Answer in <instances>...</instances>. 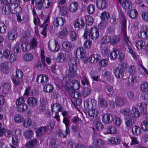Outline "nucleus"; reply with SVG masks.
I'll return each instance as SVG.
<instances>
[{
    "label": "nucleus",
    "mask_w": 148,
    "mask_h": 148,
    "mask_svg": "<svg viewBox=\"0 0 148 148\" xmlns=\"http://www.w3.org/2000/svg\"><path fill=\"white\" fill-rule=\"evenodd\" d=\"M45 65V60L42 61V60H41L40 61L38 62L37 66V67L39 70H42L44 69Z\"/></svg>",
    "instance_id": "57"
},
{
    "label": "nucleus",
    "mask_w": 148,
    "mask_h": 148,
    "mask_svg": "<svg viewBox=\"0 0 148 148\" xmlns=\"http://www.w3.org/2000/svg\"><path fill=\"white\" fill-rule=\"evenodd\" d=\"M51 108L52 111L56 113H58L59 111L62 112L63 110L61 105L58 103H54L51 105Z\"/></svg>",
    "instance_id": "16"
},
{
    "label": "nucleus",
    "mask_w": 148,
    "mask_h": 148,
    "mask_svg": "<svg viewBox=\"0 0 148 148\" xmlns=\"http://www.w3.org/2000/svg\"><path fill=\"white\" fill-rule=\"evenodd\" d=\"M80 87L79 82L77 80H72L69 84V87L72 89L76 90L78 89Z\"/></svg>",
    "instance_id": "14"
},
{
    "label": "nucleus",
    "mask_w": 148,
    "mask_h": 148,
    "mask_svg": "<svg viewBox=\"0 0 148 148\" xmlns=\"http://www.w3.org/2000/svg\"><path fill=\"white\" fill-rule=\"evenodd\" d=\"M135 43L136 47L139 49H142L145 45V42L143 40H137L136 41Z\"/></svg>",
    "instance_id": "32"
},
{
    "label": "nucleus",
    "mask_w": 148,
    "mask_h": 148,
    "mask_svg": "<svg viewBox=\"0 0 148 148\" xmlns=\"http://www.w3.org/2000/svg\"><path fill=\"white\" fill-rule=\"evenodd\" d=\"M141 16L143 19L145 21L148 22V12H142Z\"/></svg>",
    "instance_id": "64"
},
{
    "label": "nucleus",
    "mask_w": 148,
    "mask_h": 148,
    "mask_svg": "<svg viewBox=\"0 0 148 148\" xmlns=\"http://www.w3.org/2000/svg\"><path fill=\"white\" fill-rule=\"evenodd\" d=\"M106 134H114L116 132V129L115 127L112 126H109L105 129Z\"/></svg>",
    "instance_id": "35"
},
{
    "label": "nucleus",
    "mask_w": 148,
    "mask_h": 148,
    "mask_svg": "<svg viewBox=\"0 0 148 148\" xmlns=\"http://www.w3.org/2000/svg\"><path fill=\"white\" fill-rule=\"evenodd\" d=\"M8 65L7 63H3L1 65V70L3 73H6L8 71Z\"/></svg>",
    "instance_id": "58"
},
{
    "label": "nucleus",
    "mask_w": 148,
    "mask_h": 148,
    "mask_svg": "<svg viewBox=\"0 0 148 148\" xmlns=\"http://www.w3.org/2000/svg\"><path fill=\"white\" fill-rule=\"evenodd\" d=\"M33 55L30 53H25L23 56V60L26 62L32 61L33 59Z\"/></svg>",
    "instance_id": "31"
},
{
    "label": "nucleus",
    "mask_w": 148,
    "mask_h": 148,
    "mask_svg": "<svg viewBox=\"0 0 148 148\" xmlns=\"http://www.w3.org/2000/svg\"><path fill=\"white\" fill-rule=\"evenodd\" d=\"M121 39V36L119 35L114 36L112 38H111L110 43L112 45H115L118 43Z\"/></svg>",
    "instance_id": "26"
},
{
    "label": "nucleus",
    "mask_w": 148,
    "mask_h": 148,
    "mask_svg": "<svg viewBox=\"0 0 148 148\" xmlns=\"http://www.w3.org/2000/svg\"><path fill=\"white\" fill-rule=\"evenodd\" d=\"M53 89L52 85L49 83L46 84L44 86L43 91L47 92H52Z\"/></svg>",
    "instance_id": "30"
},
{
    "label": "nucleus",
    "mask_w": 148,
    "mask_h": 148,
    "mask_svg": "<svg viewBox=\"0 0 148 148\" xmlns=\"http://www.w3.org/2000/svg\"><path fill=\"white\" fill-rule=\"evenodd\" d=\"M77 67L75 66H72L69 65V68L68 69L69 72L67 75L69 77H73L75 76V74L77 71Z\"/></svg>",
    "instance_id": "6"
},
{
    "label": "nucleus",
    "mask_w": 148,
    "mask_h": 148,
    "mask_svg": "<svg viewBox=\"0 0 148 148\" xmlns=\"http://www.w3.org/2000/svg\"><path fill=\"white\" fill-rule=\"evenodd\" d=\"M69 30L67 26L63 27L58 34V36L61 38H64L68 34Z\"/></svg>",
    "instance_id": "5"
},
{
    "label": "nucleus",
    "mask_w": 148,
    "mask_h": 148,
    "mask_svg": "<svg viewBox=\"0 0 148 148\" xmlns=\"http://www.w3.org/2000/svg\"><path fill=\"white\" fill-rule=\"evenodd\" d=\"M55 44H53L50 46L49 43L48 46L50 50L53 52H56L58 51L60 49L57 40H54Z\"/></svg>",
    "instance_id": "13"
},
{
    "label": "nucleus",
    "mask_w": 148,
    "mask_h": 148,
    "mask_svg": "<svg viewBox=\"0 0 148 148\" xmlns=\"http://www.w3.org/2000/svg\"><path fill=\"white\" fill-rule=\"evenodd\" d=\"M86 23L89 26L93 24V19L90 16H86L85 17Z\"/></svg>",
    "instance_id": "49"
},
{
    "label": "nucleus",
    "mask_w": 148,
    "mask_h": 148,
    "mask_svg": "<svg viewBox=\"0 0 148 148\" xmlns=\"http://www.w3.org/2000/svg\"><path fill=\"white\" fill-rule=\"evenodd\" d=\"M100 58V56L97 53H93L91 55L89 58L90 62L91 63H97Z\"/></svg>",
    "instance_id": "11"
},
{
    "label": "nucleus",
    "mask_w": 148,
    "mask_h": 148,
    "mask_svg": "<svg viewBox=\"0 0 148 148\" xmlns=\"http://www.w3.org/2000/svg\"><path fill=\"white\" fill-rule=\"evenodd\" d=\"M65 19L61 17H59L55 19L53 25L55 26L58 27L62 26L64 23Z\"/></svg>",
    "instance_id": "8"
},
{
    "label": "nucleus",
    "mask_w": 148,
    "mask_h": 148,
    "mask_svg": "<svg viewBox=\"0 0 148 148\" xmlns=\"http://www.w3.org/2000/svg\"><path fill=\"white\" fill-rule=\"evenodd\" d=\"M89 116L93 117L94 120H96L98 118L97 115L99 114L98 111L95 109L90 110H89L88 112Z\"/></svg>",
    "instance_id": "22"
},
{
    "label": "nucleus",
    "mask_w": 148,
    "mask_h": 148,
    "mask_svg": "<svg viewBox=\"0 0 148 148\" xmlns=\"http://www.w3.org/2000/svg\"><path fill=\"white\" fill-rule=\"evenodd\" d=\"M119 54V51L116 49H114L113 51L110 53V56L111 60H114L115 59L118 54Z\"/></svg>",
    "instance_id": "40"
},
{
    "label": "nucleus",
    "mask_w": 148,
    "mask_h": 148,
    "mask_svg": "<svg viewBox=\"0 0 148 148\" xmlns=\"http://www.w3.org/2000/svg\"><path fill=\"white\" fill-rule=\"evenodd\" d=\"M104 76L109 81L113 82V77L111 72L107 71L105 72L104 74Z\"/></svg>",
    "instance_id": "44"
},
{
    "label": "nucleus",
    "mask_w": 148,
    "mask_h": 148,
    "mask_svg": "<svg viewBox=\"0 0 148 148\" xmlns=\"http://www.w3.org/2000/svg\"><path fill=\"white\" fill-rule=\"evenodd\" d=\"M140 89L141 90L144 92L148 91V84L146 82L143 83L140 85Z\"/></svg>",
    "instance_id": "56"
},
{
    "label": "nucleus",
    "mask_w": 148,
    "mask_h": 148,
    "mask_svg": "<svg viewBox=\"0 0 148 148\" xmlns=\"http://www.w3.org/2000/svg\"><path fill=\"white\" fill-rule=\"evenodd\" d=\"M98 105L101 108H105L108 106V103L107 101L105 99L99 98L98 101Z\"/></svg>",
    "instance_id": "29"
},
{
    "label": "nucleus",
    "mask_w": 148,
    "mask_h": 148,
    "mask_svg": "<svg viewBox=\"0 0 148 148\" xmlns=\"http://www.w3.org/2000/svg\"><path fill=\"white\" fill-rule=\"evenodd\" d=\"M100 17L102 21H105L109 18V14L106 12H103L101 14Z\"/></svg>",
    "instance_id": "50"
},
{
    "label": "nucleus",
    "mask_w": 148,
    "mask_h": 148,
    "mask_svg": "<svg viewBox=\"0 0 148 148\" xmlns=\"http://www.w3.org/2000/svg\"><path fill=\"white\" fill-rule=\"evenodd\" d=\"M38 141L36 138H33L29 140L26 144L27 148H33L37 144Z\"/></svg>",
    "instance_id": "21"
},
{
    "label": "nucleus",
    "mask_w": 148,
    "mask_h": 148,
    "mask_svg": "<svg viewBox=\"0 0 148 148\" xmlns=\"http://www.w3.org/2000/svg\"><path fill=\"white\" fill-rule=\"evenodd\" d=\"M111 38L109 36H104L102 38L101 44H106L109 42H110Z\"/></svg>",
    "instance_id": "48"
},
{
    "label": "nucleus",
    "mask_w": 148,
    "mask_h": 148,
    "mask_svg": "<svg viewBox=\"0 0 148 148\" xmlns=\"http://www.w3.org/2000/svg\"><path fill=\"white\" fill-rule=\"evenodd\" d=\"M47 130V128L45 126L42 127L38 128L36 131V134L37 137H40L45 134Z\"/></svg>",
    "instance_id": "20"
},
{
    "label": "nucleus",
    "mask_w": 148,
    "mask_h": 148,
    "mask_svg": "<svg viewBox=\"0 0 148 148\" xmlns=\"http://www.w3.org/2000/svg\"><path fill=\"white\" fill-rule=\"evenodd\" d=\"M14 119L16 122L19 123L23 122L24 120L23 115L20 114H16L15 116Z\"/></svg>",
    "instance_id": "41"
},
{
    "label": "nucleus",
    "mask_w": 148,
    "mask_h": 148,
    "mask_svg": "<svg viewBox=\"0 0 148 148\" xmlns=\"http://www.w3.org/2000/svg\"><path fill=\"white\" fill-rule=\"evenodd\" d=\"M108 64V60L105 59H101L99 62V65L101 67H105L107 66Z\"/></svg>",
    "instance_id": "59"
},
{
    "label": "nucleus",
    "mask_w": 148,
    "mask_h": 148,
    "mask_svg": "<svg viewBox=\"0 0 148 148\" xmlns=\"http://www.w3.org/2000/svg\"><path fill=\"white\" fill-rule=\"evenodd\" d=\"M17 111L23 112L25 111L27 109V105L25 104L20 105L16 106Z\"/></svg>",
    "instance_id": "37"
},
{
    "label": "nucleus",
    "mask_w": 148,
    "mask_h": 148,
    "mask_svg": "<svg viewBox=\"0 0 148 148\" xmlns=\"http://www.w3.org/2000/svg\"><path fill=\"white\" fill-rule=\"evenodd\" d=\"M120 112L121 114L123 115L129 116V115H132V111L129 108H126L122 109Z\"/></svg>",
    "instance_id": "27"
},
{
    "label": "nucleus",
    "mask_w": 148,
    "mask_h": 148,
    "mask_svg": "<svg viewBox=\"0 0 148 148\" xmlns=\"http://www.w3.org/2000/svg\"><path fill=\"white\" fill-rule=\"evenodd\" d=\"M96 3L97 7L99 9H103L106 7V1L105 0H97Z\"/></svg>",
    "instance_id": "23"
},
{
    "label": "nucleus",
    "mask_w": 148,
    "mask_h": 148,
    "mask_svg": "<svg viewBox=\"0 0 148 148\" xmlns=\"http://www.w3.org/2000/svg\"><path fill=\"white\" fill-rule=\"evenodd\" d=\"M132 115L127 116L125 118V124L128 127H130L133 125L136 122L135 118H138L140 115L139 111L135 107L132 108Z\"/></svg>",
    "instance_id": "1"
},
{
    "label": "nucleus",
    "mask_w": 148,
    "mask_h": 148,
    "mask_svg": "<svg viewBox=\"0 0 148 148\" xmlns=\"http://www.w3.org/2000/svg\"><path fill=\"white\" fill-rule=\"evenodd\" d=\"M114 74L115 76L119 79H122L124 75L123 71L120 69L118 67H116L114 69Z\"/></svg>",
    "instance_id": "19"
},
{
    "label": "nucleus",
    "mask_w": 148,
    "mask_h": 148,
    "mask_svg": "<svg viewBox=\"0 0 148 148\" xmlns=\"http://www.w3.org/2000/svg\"><path fill=\"white\" fill-rule=\"evenodd\" d=\"M125 103V99L121 97H117L115 99V103L116 105L119 106H123Z\"/></svg>",
    "instance_id": "25"
},
{
    "label": "nucleus",
    "mask_w": 148,
    "mask_h": 148,
    "mask_svg": "<svg viewBox=\"0 0 148 148\" xmlns=\"http://www.w3.org/2000/svg\"><path fill=\"white\" fill-rule=\"evenodd\" d=\"M132 130V133L136 135L140 134L141 131L140 128L139 126L136 125L133 126Z\"/></svg>",
    "instance_id": "38"
},
{
    "label": "nucleus",
    "mask_w": 148,
    "mask_h": 148,
    "mask_svg": "<svg viewBox=\"0 0 148 148\" xmlns=\"http://www.w3.org/2000/svg\"><path fill=\"white\" fill-rule=\"evenodd\" d=\"M16 29V27H14L13 29L10 31L8 34V36L9 39L10 40H14L17 37V32L15 31Z\"/></svg>",
    "instance_id": "12"
},
{
    "label": "nucleus",
    "mask_w": 148,
    "mask_h": 148,
    "mask_svg": "<svg viewBox=\"0 0 148 148\" xmlns=\"http://www.w3.org/2000/svg\"><path fill=\"white\" fill-rule=\"evenodd\" d=\"M33 134L34 133L32 131L29 129H27L24 132V135L27 139L32 138Z\"/></svg>",
    "instance_id": "33"
},
{
    "label": "nucleus",
    "mask_w": 148,
    "mask_h": 148,
    "mask_svg": "<svg viewBox=\"0 0 148 148\" xmlns=\"http://www.w3.org/2000/svg\"><path fill=\"white\" fill-rule=\"evenodd\" d=\"M84 29V36L86 38H90L93 39H95L99 36L98 29L96 27H92L90 30H89L88 28L86 26Z\"/></svg>",
    "instance_id": "2"
},
{
    "label": "nucleus",
    "mask_w": 148,
    "mask_h": 148,
    "mask_svg": "<svg viewBox=\"0 0 148 148\" xmlns=\"http://www.w3.org/2000/svg\"><path fill=\"white\" fill-rule=\"evenodd\" d=\"M27 102L28 105L30 106H36L38 103V100L36 98L34 97H30L28 98L27 100Z\"/></svg>",
    "instance_id": "17"
},
{
    "label": "nucleus",
    "mask_w": 148,
    "mask_h": 148,
    "mask_svg": "<svg viewBox=\"0 0 148 148\" xmlns=\"http://www.w3.org/2000/svg\"><path fill=\"white\" fill-rule=\"evenodd\" d=\"M91 91L92 89L90 87H85L82 90V95L84 97H87L90 94Z\"/></svg>",
    "instance_id": "28"
},
{
    "label": "nucleus",
    "mask_w": 148,
    "mask_h": 148,
    "mask_svg": "<svg viewBox=\"0 0 148 148\" xmlns=\"http://www.w3.org/2000/svg\"><path fill=\"white\" fill-rule=\"evenodd\" d=\"M123 36L125 44L128 47H130L131 45V44L129 40V37L127 35L126 32H125L123 33Z\"/></svg>",
    "instance_id": "53"
},
{
    "label": "nucleus",
    "mask_w": 148,
    "mask_h": 148,
    "mask_svg": "<svg viewBox=\"0 0 148 148\" xmlns=\"http://www.w3.org/2000/svg\"><path fill=\"white\" fill-rule=\"evenodd\" d=\"M60 12L62 16H66L69 13L67 7L66 6H64L62 7L60 10Z\"/></svg>",
    "instance_id": "43"
},
{
    "label": "nucleus",
    "mask_w": 148,
    "mask_h": 148,
    "mask_svg": "<svg viewBox=\"0 0 148 148\" xmlns=\"http://www.w3.org/2000/svg\"><path fill=\"white\" fill-rule=\"evenodd\" d=\"M31 47V45L28 43L24 42L22 45V49L23 51L24 52H25L29 51Z\"/></svg>",
    "instance_id": "39"
},
{
    "label": "nucleus",
    "mask_w": 148,
    "mask_h": 148,
    "mask_svg": "<svg viewBox=\"0 0 148 148\" xmlns=\"http://www.w3.org/2000/svg\"><path fill=\"white\" fill-rule=\"evenodd\" d=\"M135 82V77L132 75L130 76L128 78V81L127 83V85L129 87H131Z\"/></svg>",
    "instance_id": "46"
},
{
    "label": "nucleus",
    "mask_w": 148,
    "mask_h": 148,
    "mask_svg": "<svg viewBox=\"0 0 148 148\" xmlns=\"http://www.w3.org/2000/svg\"><path fill=\"white\" fill-rule=\"evenodd\" d=\"M148 28L146 26H143L141 29V31L138 33V35L139 38L143 39H146L148 37L147 32Z\"/></svg>",
    "instance_id": "4"
},
{
    "label": "nucleus",
    "mask_w": 148,
    "mask_h": 148,
    "mask_svg": "<svg viewBox=\"0 0 148 148\" xmlns=\"http://www.w3.org/2000/svg\"><path fill=\"white\" fill-rule=\"evenodd\" d=\"M104 144V141L101 138H98L94 140L93 143V146L95 148L102 147Z\"/></svg>",
    "instance_id": "15"
},
{
    "label": "nucleus",
    "mask_w": 148,
    "mask_h": 148,
    "mask_svg": "<svg viewBox=\"0 0 148 148\" xmlns=\"http://www.w3.org/2000/svg\"><path fill=\"white\" fill-rule=\"evenodd\" d=\"M102 120L103 122L105 123H110L113 121V116L111 114H105L102 116Z\"/></svg>",
    "instance_id": "10"
},
{
    "label": "nucleus",
    "mask_w": 148,
    "mask_h": 148,
    "mask_svg": "<svg viewBox=\"0 0 148 148\" xmlns=\"http://www.w3.org/2000/svg\"><path fill=\"white\" fill-rule=\"evenodd\" d=\"M32 121L29 118L25 119L23 123V126L25 127H28L32 124Z\"/></svg>",
    "instance_id": "54"
},
{
    "label": "nucleus",
    "mask_w": 148,
    "mask_h": 148,
    "mask_svg": "<svg viewBox=\"0 0 148 148\" xmlns=\"http://www.w3.org/2000/svg\"><path fill=\"white\" fill-rule=\"evenodd\" d=\"M56 140L55 139H51L50 140L49 145L50 148H56L57 147V145L56 144Z\"/></svg>",
    "instance_id": "63"
},
{
    "label": "nucleus",
    "mask_w": 148,
    "mask_h": 148,
    "mask_svg": "<svg viewBox=\"0 0 148 148\" xmlns=\"http://www.w3.org/2000/svg\"><path fill=\"white\" fill-rule=\"evenodd\" d=\"M121 25L122 26V30L123 32H126L127 29L126 27V19L123 18V20L121 22Z\"/></svg>",
    "instance_id": "60"
},
{
    "label": "nucleus",
    "mask_w": 148,
    "mask_h": 148,
    "mask_svg": "<svg viewBox=\"0 0 148 148\" xmlns=\"http://www.w3.org/2000/svg\"><path fill=\"white\" fill-rule=\"evenodd\" d=\"M141 127L142 129L146 131H148V122L143 121L141 123Z\"/></svg>",
    "instance_id": "55"
},
{
    "label": "nucleus",
    "mask_w": 148,
    "mask_h": 148,
    "mask_svg": "<svg viewBox=\"0 0 148 148\" xmlns=\"http://www.w3.org/2000/svg\"><path fill=\"white\" fill-rule=\"evenodd\" d=\"M64 54L62 53H58L57 57V60L58 62H62L65 59Z\"/></svg>",
    "instance_id": "52"
},
{
    "label": "nucleus",
    "mask_w": 148,
    "mask_h": 148,
    "mask_svg": "<svg viewBox=\"0 0 148 148\" xmlns=\"http://www.w3.org/2000/svg\"><path fill=\"white\" fill-rule=\"evenodd\" d=\"M127 97L130 100L132 101L134 99L135 97L134 92L132 91L127 92Z\"/></svg>",
    "instance_id": "61"
},
{
    "label": "nucleus",
    "mask_w": 148,
    "mask_h": 148,
    "mask_svg": "<svg viewBox=\"0 0 148 148\" xmlns=\"http://www.w3.org/2000/svg\"><path fill=\"white\" fill-rule=\"evenodd\" d=\"M19 140L17 136H14L12 138V143L10 144L11 148H18V145Z\"/></svg>",
    "instance_id": "24"
},
{
    "label": "nucleus",
    "mask_w": 148,
    "mask_h": 148,
    "mask_svg": "<svg viewBox=\"0 0 148 148\" xmlns=\"http://www.w3.org/2000/svg\"><path fill=\"white\" fill-rule=\"evenodd\" d=\"M78 8V4L76 2L72 3L70 5L69 8L70 11L72 12H75Z\"/></svg>",
    "instance_id": "34"
},
{
    "label": "nucleus",
    "mask_w": 148,
    "mask_h": 148,
    "mask_svg": "<svg viewBox=\"0 0 148 148\" xmlns=\"http://www.w3.org/2000/svg\"><path fill=\"white\" fill-rule=\"evenodd\" d=\"M73 24L75 28L81 29L84 26L85 23L83 19L78 18L74 22Z\"/></svg>",
    "instance_id": "9"
},
{
    "label": "nucleus",
    "mask_w": 148,
    "mask_h": 148,
    "mask_svg": "<svg viewBox=\"0 0 148 148\" xmlns=\"http://www.w3.org/2000/svg\"><path fill=\"white\" fill-rule=\"evenodd\" d=\"M51 3V0H43L42 2V6L47 8L49 7Z\"/></svg>",
    "instance_id": "51"
},
{
    "label": "nucleus",
    "mask_w": 148,
    "mask_h": 148,
    "mask_svg": "<svg viewBox=\"0 0 148 148\" xmlns=\"http://www.w3.org/2000/svg\"><path fill=\"white\" fill-rule=\"evenodd\" d=\"M85 51L82 47H80L78 48L76 51V54L77 56H78L82 58L84 63L87 62L88 58L85 57Z\"/></svg>",
    "instance_id": "3"
},
{
    "label": "nucleus",
    "mask_w": 148,
    "mask_h": 148,
    "mask_svg": "<svg viewBox=\"0 0 148 148\" xmlns=\"http://www.w3.org/2000/svg\"><path fill=\"white\" fill-rule=\"evenodd\" d=\"M129 72L132 75L134 74L136 72V68L134 65H132L128 68Z\"/></svg>",
    "instance_id": "62"
},
{
    "label": "nucleus",
    "mask_w": 148,
    "mask_h": 148,
    "mask_svg": "<svg viewBox=\"0 0 148 148\" xmlns=\"http://www.w3.org/2000/svg\"><path fill=\"white\" fill-rule=\"evenodd\" d=\"M58 134L62 138H66L68 134V131L67 129L65 130L62 131L61 130H59L58 131Z\"/></svg>",
    "instance_id": "45"
},
{
    "label": "nucleus",
    "mask_w": 148,
    "mask_h": 148,
    "mask_svg": "<svg viewBox=\"0 0 148 148\" xmlns=\"http://www.w3.org/2000/svg\"><path fill=\"white\" fill-rule=\"evenodd\" d=\"M25 99L23 97H21L18 98L16 101V106L25 104Z\"/></svg>",
    "instance_id": "47"
},
{
    "label": "nucleus",
    "mask_w": 148,
    "mask_h": 148,
    "mask_svg": "<svg viewBox=\"0 0 148 148\" xmlns=\"http://www.w3.org/2000/svg\"><path fill=\"white\" fill-rule=\"evenodd\" d=\"M128 15L130 18L134 19L137 16L138 14L136 10L132 9L129 11Z\"/></svg>",
    "instance_id": "36"
},
{
    "label": "nucleus",
    "mask_w": 148,
    "mask_h": 148,
    "mask_svg": "<svg viewBox=\"0 0 148 148\" xmlns=\"http://www.w3.org/2000/svg\"><path fill=\"white\" fill-rule=\"evenodd\" d=\"M108 141L110 142L111 144L113 145H116L119 144L120 143V140L118 138H116L114 137H111L110 138Z\"/></svg>",
    "instance_id": "42"
},
{
    "label": "nucleus",
    "mask_w": 148,
    "mask_h": 148,
    "mask_svg": "<svg viewBox=\"0 0 148 148\" xmlns=\"http://www.w3.org/2000/svg\"><path fill=\"white\" fill-rule=\"evenodd\" d=\"M100 47L101 49V53L104 56H106L108 55L110 50L107 44H101Z\"/></svg>",
    "instance_id": "18"
},
{
    "label": "nucleus",
    "mask_w": 148,
    "mask_h": 148,
    "mask_svg": "<svg viewBox=\"0 0 148 148\" xmlns=\"http://www.w3.org/2000/svg\"><path fill=\"white\" fill-rule=\"evenodd\" d=\"M63 50L66 52L70 53L72 48V45L71 42L64 41L62 44Z\"/></svg>",
    "instance_id": "7"
}]
</instances>
